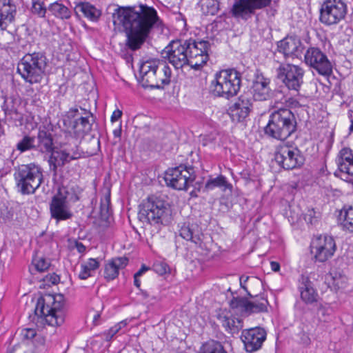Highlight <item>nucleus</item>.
<instances>
[{
  "label": "nucleus",
  "mask_w": 353,
  "mask_h": 353,
  "mask_svg": "<svg viewBox=\"0 0 353 353\" xmlns=\"http://www.w3.org/2000/svg\"><path fill=\"white\" fill-rule=\"evenodd\" d=\"M112 17L115 28L123 29L126 45L132 50L141 47L159 20L156 10L146 5H140L138 10L135 7L118 6Z\"/></svg>",
  "instance_id": "nucleus-1"
},
{
  "label": "nucleus",
  "mask_w": 353,
  "mask_h": 353,
  "mask_svg": "<svg viewBox=\"0 0 353 353\" xmlns=\"http://www.w3.org/2000/svg\"><path fill=\"white\" fill-rule=\"evenodd\" d=\"M142 85L152 89H163L171 81L172 70L163 60L150 59L143 61L139 68Z\"/></svg>",
  "instance_id": "nucleus-2"
},
{
  "label": "nucleus",
  "mask_w": 353,
  "mask_h": 353,
  "mask_svg": "<svg viewBox=\"0 0 353 353\" xmlns=\"http://www.w3.org/2000/svg\"><path fill=\"white\" fill-rule=\"evenodd\" d=\"M296 128V122L294 114L288 108H280L270 114L264 132L266 135L273 139L284 141Z\"/></svg>",
  "instance_id": "nucleus-3"
},
{
  "label": "nucleus",
  "mask_w": 353,
  "mask_h": 353,
  "mask_svg": "<svg viewBox=\"0 0 353 353\" xmlns=\"http://www.w3.org/2000/svg\"><path fill=\"white\" fill-rule=\"evenodd\" d=\"M138 216L140 221L159 228L170 223L171 210L163 199L152 196L140 205Z\"/></svg>",
  "instance_id": "nucleus-4"
},
{
  "label": "nucleus",
  "mask_w": 353,
  "mask_h": 353,
  "mask_svg": "<svg viewBox=\"0 0 353 353\" xmlns=\"http://www.w3.org/2000/svg\"><path fill=\"white\" fill-rule=\"evenodd\" d=\"M63 307L61 295L57 297L52 295L41 297L38 299L34 309L35 316L45 320L49 325L59 326L65 321V315Z\"/></svg>",
  "instance_id": "nucleus-5"
},
{
  "label": "nucleus",
  "mask_w": 353,
  "mask_h": 353,
  "mask_svg": "<svg viewBox=\"0 0 353 353\" xmlns=\"http://www.w3.org/2000/svg\"><path fill=\"white\" fill-rule=\"evenodd\" d=\"M47 66V58L42 52L28 53L17 65V72L30 84L40 83Z\"/></svg>",
  "instance_id": "nucleus-6"
},
{
  "label": "nucleus",
  "mask_w": 353,
  "mask_h": 353,
  "mask_svg": "<svg viewBox=\"0 0 353 353\" xmlns=\"http://www.w3.org/2000/svg\"><path fill=\"white\" fill-rule=\"evenodd\" d=\"M94 121V116L90 111L81 107L71 108L65 113L64 124L70 128L75 138L70 136L68 141L77 140L79 143V140L90 132Z\"/></svg>",
  "instance_id": "nucleus-7"
},
{
  "label": "nucleus",
  "mask_w": 353,
  "mask_h": 353,
  "mask_svg": "<svg viewBox=\"0 0 353 353\" xmlns=\"http://www.w3.org/2000/svg\"><path fill=\"white\" fill-rule=\"evenodd\" d=\"M241 81V74L236 70H223L215 74L210 90L216 97L229 99L237 94Z\"/></svg>",
  "instance_id": "nucleus-8"
},
{
  "label": "nucleus",
  "mask_w": 353,
  "mask_h": 353,
  "mask_svg": "<svg viewBox=\"0 0 353 353\" xmlns=\"http://www.w3.org/2000/svg\"><path fill=\"white\" fill-rule=\"evenodd\" d=\"M14 178L23 194H33L43 181V170L35 163L21 165L16 169Z\"/></svg>",
  "instance_id": "nucleus-9"
},
{
  "label": "nucleus",
  "mask_w": 353,
  "mask_h": 353,
  "mask_svg": "<svg viewBox=\"0 0 353 353\" xmlns=\"http://www.w3.org/2000/svg\"><path fill=\"white\" fill-rule=\"evenodd\" d=\"M81 156L82 152L79 149L77 140L61 143L59 149L51 152L48 159L50 170L53 172L54 175H57L59 168L63 167L71 161L81 158Z\"/></svg>",
  "instance_id": "nucleus-10"
},
{
  "label": "nucleus",
  "mask_w": 353,
  "mask_h": 353,
  "mask_svg": "<svg viewBox=\"0 0 353 353\" xmlns=\"http://www.w3.org/2000/svg\"><path fill=\"white\" fill-rule=\"evenodd\" d=\"M347 6L344 0H324L319 9V21L325 26H333L345 19Z\"/></svg>",
  "instance_id": "nucleus-11"
},
{
  "label": "nucleus",
  "mask_w": 353,
  "mask_h": 353,
  "mask_svg": "<svg viewBox=\"0 0 353 353\" xmlns=\"http://www.w3.org/2000/svg\"><path fill=\"white\" fill-rule=\"evenodd\" d=\"M194 179L193 168L182 165L169 168L164 176L166 185L177 190H186Z\"/></svg>",
  "instance_id": "nucleus-12"
},
{
  "label": "nucleus",
  "mask_w": 353,
  "mask_h": 353,
  "mask_svg": "<svg viewBox=\"0 0 353 353\" xmlns=\"http://www.w3.org/2000/svg\"><path fill=\"white\" fill-rule=\"evenodd\" d=\"M274 159L276 162L285 170L299 168L304 163V157L297 147L285 143L277 146Z\"/></svg>",
  "instance_id": "nucleus-13"
},
{
  "label": "nucleus",
  "mask_w": 353,
  "mask_h": 353,
  "mask_svg": "<svg viewBox=\"0 0 353 353\" xmlns=\"http://www.w3.org/2000/svg\"><path fill=\"white\" fill-rule=\"evenodd\" d=\"M277 77L290 90L299 92L303 83L304 70L299 65L281 63L277 68Z\"/></svg>",
  "instance_id": "nucleus-14"
},
{
  "label": "nucleus",
  "mask_w": 353,
  "mask_h": 353,
  "mask_svg": "<svg viewBox=\"0 0 353 353\" xmlns=\"http://www.w3.org/2000/svg\"><path fill=\"white\" fill-rule=\"evenodd\" d=\"M188 41L173 40L164 48L162 57L176 69L182 68L188 65Z\"/></svg>",
  "instance_id": "nucleus-15"
},
{
  "label": "nucleus",
  "mask_w": 353,
  "mask_h": 353,
  "mask_svg": "<svg viewBox=\"0 0 353 353\" xmlns=\"http://www.w3.org/2000/svg\"><path fill=\"white\" fill-rule=\"evenodd\" d=\"M187 41L188 65L194 70H200L209 59L208 52L211 44L208 41L205 40L196 41L190 39Z\"/></svg>",
  "instance_id": "nucleus-16"
},
{
  "label": "nucleus",
  "mask_w": 353,
  "mask_h": 353,
  "mask_svg": "<svg viewBox=\"0 0 353 353\" xmlns=\"http://www.w3.org/2000/svg\"><path fill=\"white\" fill-rule=\"evenodd\" d=\"M310 248L316 261L325 262L334 255L336 246L332 236L320 235L312 241Z\"/></svg>",
  "instance_id": "nucleus-17"
},
{
  "label": "nucleus",
  "mask_w": 353,
  "mask_h": 353,
  "mask_svg": "<svg viewBox=\"0 0 353 353\" xmlns=\"http://www.w3.org/2000/svg\"><path fill=\"white\" fill-rule=\"evenodd\" d=\"M305 62L319 74L328 76L332 72V64L327 55L319 48H309L305 54Z\"/></svg>",
  "instance_id": "nucleus-18"
},
{
  "label": "nucleus",
  "mask_w": 353,
  "mask_h": 353,
  "mask_svg": "<svg viewBox=\"0 0 353 353\" xmlns=\"http://www.w3.org/2000/svg\"><path fill=\"white\" fill-rule=\"evenodd\" d=\"M266 336L265 329L260 327L243 330L241 340L245 350L252 353L259 350L265 341Z\"/></svg>",
  "instance_id": "nucleus-19"
},
{
  "label": "nucleus",
  "mask_w": 353,
  "mask_h": 353,
  "mask_svg": "<svg viewBox=\"0 0 353 353\" xmlns=\"http://www.w3.org/2000/svg\"><path fill=\"white\" fill-rule=\"evenodd\" d=\"M336 163L341 178L353 185V151L347 148L341 150Z\"/></svg>",
  "instance_id": "nucleus-20"
},
{
  "label": "nucleus",
  "mask_w": 353,
  "mask_h": 353,
  "mask_svg": "<svg viewBox=\"0 0 353 353\" xmlns=\"http://www.w3.org/2000/svg\"><path fill=\"white\" fill-rule=\"evenodd\" d=\"M278 50L283 54L285 57L298 58L303 50V44L296 37H287L279 41Z\"/></svg>",
  "instance_id": "nucleus-21"
},
{
  "label": "nucleus",
  "mask_w": 353,
  "mask_h": 353,
  "mask_svg": "<svg viewBox=\"0 0 353 353\" xmlns=\"http://www.w3.org/2000/svg\"><path fill=\"white\" fill-rule=\"evenodd\" d=\"M251 107L252 99L247 95H241L230 108L229 114L233 121L241 122L249 115Z\"/></svg>",
  "instance_id": "nucleus-22"
},
{
  "label": "nucleus",
  "mask_w": 353,
  "mask_h": 353,
  "mask_svg": "<svg viewBox=\"0 0 353 353\" xmlns=\"http://www.w3.org/2000/svg\"><path fill=\"white\" fill-rule=\"evenodd\" d=\"M51 216L57 221L69 219L72 214L67 205L66 198L61 195L53 196L50 205Z\"/></svg>",
  "instance_id": "nucleus-23"
},
{
  "label": "nucleus",
  "mask_w": 353,
  "mask_h": 353,
  "mask_svg": "<svg viewBox=\"0 0 353 353\" xmlns=\"http://www.w3.org/2000/svg\"><path fill=\"white\" fill-rule=\"evenodd\" d=\"M270 79L265 77L262 73H257L253 81V97L257 101H267L272 97V90L270 88Z\"/></svg>",
  "instance_id": "nucleus-24"
},
{
  "label": "nucleus",
  "mask_w": 353,
  "mask_h": 353,
  "mask_svg": "<svg viewBox=\"0 0 353 353\" xmlns=\"http://www.w3.org/2000/svg\"><path fill=\"white\" fill-rule=\"evenodd\" d=\"M17 7L12 0H0V30H6L14 21Z\"/></svg>",
  "instance_id": "nucleus-25"
},
{
  "label": "nucleus",
  "mask_w": 353,
  "mask_h": 353,
  "mask_svg": "<svg viewBox=\"0 0 353 353\" xmlns=\"http://www.w3.org/2000/svg\"><path fill=\"white\" fill-rule=\"evenodd\" d=\"M299 290L301 300L306 304H312L317 301L319 294L313 288L312 283L307 276L301 275L299 280Z\"/></svg>",
  "instance_id": "nucleus-26"
},
{
  "label": "nucleus",
  "mask_w": 353,
  "mask_h": 353,
  "mask_svg": "<svg viewBox=\"0 0 353 353\" xmlns=\"http://www.w3.org/2000/svg\"><path fill=\"white\" fill-rule=\"evenodd\" d=\"M217 319L225 330L230 334H237L243 327V321L234 316L230 312L221 311L217 314Z\"/></svg>",
  "instance_id": "nucleus-27"
},
{
  "label": "nucleus",
  "mask_w": 353,
  "mask_h": 353,
  "mask_svg": "<svg viewBox=\"0 0 353 353\" xmlns=\"http://www.w3.org/2000/svg\"><path fill=\"white\" fill-rule=\"evenodd\" d=\"M128 259L126 257H116L108 261L104 268V278L107 281H112L119 275L120 270L126 267Z\"/></svg>",
  "instance_id": "nucleus-28"
},
{
  "label": "nucleus",
  "mask_w": 353,
  "mask_h": 353,
  "mask_svg": "<svg viewBox=\"0 0 353 353\" xmlns=\"http://www.w3.org/2000/svg\"><path fill=\"white\" fill-rule=\"evenodd\" d=\"M37 143L35 149L44 153L51 152L54 149V141L52 133L45 128H40L37 137Z\"/></svg>",
  "instance_id": "nucleus-29"
},
{
  "label": "nucleus",
  "mask_w": 353,
  "mask_h": 353,
  "mask_svg": "<svg viewBox=\"0 0 353 353\" xmlns=\"http://www.w3.org/2000/svg\"><path fill=\"white\" fill-rule=\"evenodd\" d=\"M201 232L196 225L184 223L179 230V236L186 241H190L195 244L200 243Z\"/></svg>",
  "instance_id": "nucleus-30"
},
{
  "label": "nucleus",
  "mask_w": 353,
  "mask_h": 353,
  "mask_svg": "<svg viewBox=\"0 0 353 353\" xmlns=\"http://www.w3.org/2000/svg\"><path fill=\"white\" fill-rule=\"evenodd\" d=\"M215 188H221L223 191L227 190L232 191V185L227 181L225 176L219 175L216 178H210L208 179L204 187L202 188V190L203 192H208Z\"/></svg>",
  "instance_id": "nucleus-31"
},
{
  "label": "nucleus",
  "mask_w": 353,
  "mask_h": 353,
  "mask_svg": "<svg viewBox=\"0 0 353 353\" xmlns=\"http://www.w3.org/2000/svg\"><path fill=\"white\" fill-rule=\"evenodd\" d=\"M76 12H81L84 17L92 21H96L100 17L101 12L89 3H79L75 8Z\"/></svg>",
  "instance_id": "nucleus-32"
},
{
  "label": "nucleus",
  "mask_w": 353,
  "mask_h": 353,
  "mask_svg": "<svg viewBox=\"0 0 353 353\" xmlns=\"http://www.w3.org/2000/svg\"><path fill=\"white\" fill-rule=\"evenodd\" d=\"M99 267V261L97 259L90 258L88 261L81 265L79 278L81 280L87 279L93 275L94 272Z\"/></svg>",
  "instance_id": "nucleus-33"
},
{
  "label": "nucleus",
  "mask_w": 353,
  "mask_h": 353,
  "mask_svg": "<svg viewBox=\"0 0 353 353\" xmlns=\"http://www.w3.org/2000/svg\"><path fill=\"white\" fill-rule=\"evenodd\" d=\"M341 225L343 230L353 232V207L350 206L340 213Z\"/></svg>",
  "instance_id": "nucleus-34"
},
{
  "label": "nucleus",
  "mask_w": 353,
  "mask_h": 353,
  "mask_svg": "<svg viewBox=\"0 0 353 353\" xmlns=\"http://www.w3.org/2000/svg\"><path fill=\"white\" fill-rule=\"evenodd\" d=\"M267 304L268 301L263 296H256L253 301L248 300V314L266 311Z\"/></svg>",
  "instance_id": "nucleus-35"
},
{
  "label": "nucleus",
  "mask_w": 353,
  "mask_h": 353,
  "mask_svg": "<svg viewBox=\"0 0 353 353\" xmlns=\"http://www.w3.org/2000/svg\"><path fill=\"white\" fill-rule=\"evenodd\" d=\"M48 10L56 17L62 19H68L71 16V12L70 10L64 5L58 2L51 3L48 8Z\"/></svg>",
  "instance_id": "nucleus-36"
},
{
  "label": "nucleus",
  "mask_w": 353,
  "mask_h": 353,
  "mask_svg": "<svg viewBox=\"0 0 353 353\" xmlns=\"http://www.w3.org/2000/svg\"><path fill=\"white\" fill-rule=\"evenodd\" d=\"M199 353H227V352L220 342L210 340L202 345Z\"/></svg>",
  "instance_id": "nucleus-37"
},
{
  "label": "nucleus",
  "mask_w": 353,
  "mask_h": 353,
  "mask_svg": "<svg viewBox=\"0 0 353 353\" xmlns=\"http://www.w3.org/2000/svg\"><path fill=\"white\" fill-rule=\"evenodd\" d=\"M248 300L243 297H234L230 301V306L232 309L241 314H248Z\"/></svg>",
  "instance_id": "nucleus-38"
},
{
  "label": "nucleus",
  "mask_w": 353,
  "mask_h": 353,
  "mask_svg": "<svg viewBox=\"0 0 353 353\" xmlns=\"http://www.w3.org/2000/svg\"><path fill=\"white\" fill-rule=\"evenodd\" d=\"M16 148L21 152L30 150L35 148V138L29 136H25L21 141H19Z\"/></svg>",
  "instance_id": "nucleus-39"
},
{
  "label": "nucleus",
  "mask_w": 353,
  "mask_h": 353,
  "mask_svg": "<svg viewBox=\"0 0 353 353\" xmlns=\"http://www.w3.org/2000/svg\"><path fill=\"white\" fill-rule=\"evenodd\" d=\"M2 110L6 115H18L16 101L13 98H6L2 105Z\"/></svg>",
  "instance_id": "nucleus-40"
},
{
  "label": "nucleus",
  "mask_w": 353,
  "mask_h": 353,
  "mask_svg": "<svg viewBox=\"0 0 353 353\" xmlns=\"http://www.w3.org/2000/svg\"><path fill=\"white\" fill-rule=\"evenodd\" d=\"M316 316L319 322H329L332 319L331 310L320 303L318 305Z\"/></svg>",
  "instance_id": "nucleus-41"
},
{
  "label": "nucleus",
  "mask_w": 353,
  "mask_h": 353,
  "mask_svg": "<svg viewBox=\"0 0 353 353\" xmlns=\"http://www.w3.org/2000/svg\"><path fill=\"white\" fill-rule=\"evenodd\" d=\"M203 8H205V12L210 15L216 14L219 10V2L218 0H204Z\"/></svg>",
  "instance_id": "nucleus-42"
},
{
  "label": "nucleus",
  "mask_w": 353,
  "mask_h": 353,
  "mask_svg": "<svg viewBox=\"0 0 353 353\" xmlns=\"http://www.w3.org/2000/svg\"><path fill=\"white\" fill-rule=\"evenodd\" d=\"M31 12L39 17H45L47 9L44 6V2H33Z\"/></svg>",
  "instance_id": "nucleus-43"
},
{
  "label": "nucleus",
  "mask_w": 353,
  "mask_h": 353,
  "mask_svg": "<svg viewBox=\"0 0 353 353\" xmlns=\"http://www.w3.org/2000/svg\"><path fill=\"white\" fill-rule=\"evenodd\" d=\"M154 271L159 275H163L169 272V266L163 261H157L153 265Z\"/></svg>",
  "instance_id": "nucleus-44"
},
{
  "label": "nucleus",
  "mask_w": 353,
  "mask_h": 353,
  "mask_svg": "<svg viewBox=\"0 0 353 353\" xmlns=\"http://www.w3.org/2000/svg\"><path fill=\"white\" fill-rule=\"evenodd\" d=\"M33 263L36 270L39 272H44L47 270L50 266V263L43 258L34 259Z\"/></svg>",
  "instance_id": "nucleus-45"
},
{
  "label": "nucleus",
  "mask_w": 353,
  "mask_h": 353,
  "mask_svg": "<svg viewBox=\"0 0 353 353\" xmlns=\"http://www.w3.org/2000/svg\"><path fill=\"white\" fill-rule=\"evenodd\" d=\"M125 325L126 323L125 321H121L116 324L108 331L106 338L108 339H111L123 327H125Z\"/></svg>",
  "instance_id": "nucleus-46"
},
{
  "label": "nucleus",
  "mask_w": 353,
  "mask_h": 353,
  "mask_svg": "<svg viewBox=\"0 0 353 353\" xmlns=\"http://www.w3.org/2000/svg\"><path fill=\"white\" fill-rule=\"evenodd\" d=\"M304 219L307 223L311 225L314 224L317 221L315 211L313 209H309L304 214Z\"/></svg>",
  "instance_id": "nucleus-47"
},
{
  "label": "nucleus",
  "mask_w": 353,
  "mask_h": 353,
  "mask_svg": "<svg viewBox=\"0 0 353 353\" xmlns=\"http://www.w3.org/2000/svg\"><path fill=\"white\" fill-rule=\"evenodd\" d=\"M248 281H250L253 283H257L259 284L261 283V281L256 277H250L248 276H244V275L241 276L240 277V285H241V287L243 289H244L246 292H248V290H247L245 284Z\"/></svg>",
  "instance_id": "nucleus-48"
},
{
  "label": "nucleus",
  "mask_w": 353,
  "mask_h": 353,
  "mask_svg": "<svg viewBox=\"0 0 353 353\" xmlns=\"http://www.w3.org/2000/svg\"><path fill=\"white\" fill-rule=\"evenodd\" d=\"M21 336L26 339H34L37 336V334L33 328H25L21 330Z\"/></svg>",
  "instance_id": "nucleus-49"
},
{
  "label": "nucleus",
  "mask_w": 353,
  "mask_h": 353,
  "mask_svg": "<svg viewBox=\"0 0 353 353\" xmlns=\"http://www.w3.org/2000/svg\"><path fill=\"white\" fill-rule=\"evenodd\" d=\"M32 343L35 346V347L41 349V350H43L45 349L46 339L43 336L37 334L36 338L33 339Z\"/></svg>",
  "instance_id": "nucleus-50"
},
{
  "label": "nucleus",
  "mask_w": 353,
  "mask_h": 353,
  "mask_svg": "<svg viewBox=\"0 0 353 353\" xmlns=\"http://www.w3.org/2000/svg\"><path fill=\"white\" fill-rule=\"evenodd\" d=\"M287 103L290 108H297L300 106L299 102L294 98H289Z\"/></svg>",
  "instance_id": "nucleus-51"
},
{
  "label": "nucleus",
  "mask_w": 353,
  "mask_h": 353,
  "mask_svg": "<svg viewBox=\"0 0 353 353\" xmlns=\"http://www.w3.org/2000/svg\"><path fill=\"white\" fill-rule=\"evenodd\" d=\"M121 115H122V112L121 110H114L111 117V121L112 122H114V121L119 120V119H120L121 117Z\"/></svg>",
  "instance_id": "nucleus-52"
},
{
  "label": "nucleus",
  "mask_w": 353,
  "mask_h": 353,
  "mask_svg": "<svg viewBox=\"0 0 353 353\" xmlns=\"http://www.w3.org/2000/svg\"><path fill=\"white\" fill-rule=\"evenodd\" d=\"M148 270H149L148 267H147L145 265H142L141 268L139 270V271L137 272H136L134 274L137 275V276H141Z\"/></svg>",
  "instance_id": "nucleus-53"
},
{
  "label": "nucleus",
  "mask_w": 353,
  "mask_h": 353,
  "mask_svg": "<svg viewBox=\"0 0 353 353\" xmlns=\"http://www.w3.org/2000/svg\"><path fill=\"white\" fill-rule=\"evenodd\" d=\"M76 248L79 253H83L85 250V246L82 243H77Z\"/></svg>",
  "instance_id": "nucleus-54"
},
{
  "label": "nucleus",
  "mask_w": 353,
  "mask_h": 353,
  "mask_svg": "<svg viewBox=\"0 0 353 353\" xmlns=\"http://www.w3.org/2000/svg\"><path fill=\"white\" fill-rule=\"evenodd\" d=\"M270 265H271L272 270L274 272H277L280 269V265L277 262L272 261V262H271Z\"/></svg>",
  "instance_id": "nucleus-55"
},
{
  "label": "nucleus",
  "mask_w": 353,
  "mask_h": 353,
  "mask_svg": "<svg viewBox=\"0 0 353 353\" xmlns=\"http://www.w3.org/2000/svg\"><path fill=\"white\" fill-rule=\"evenodd\" d=\"M105 202L106 203L105 204H101V212L104 211V210H106L108 211V205H109V203H110V198L109 196H107L105 198Z\"/></svg>",
  "instance_id": "nucleus-56"
},
{
  "label": "nucleus",
  "mask_w": 353,
  "mask_h": 353,
  "mask_svg": "<svg viewBox=\"0 0 353 353\" xmlns=\"http://www.w3.org/2000/svg\"><path fill=\"white\" fill-rule=\"evenodd\" d=\"M113 134L115 137H120L121 135V125H119V128L114 130Z\"/></svg>",
  "instance_id": "nucleus-57"
},
{
  "label": "nucleus",
  "mask_w": 353,
  "mask_h": 353,
  "mask_svg": "<svg viewBox=\"0 0 353 353\" xmlns=\"http://www.w3.org/2000/svg\"><path fill=\"white\" fill-rule=\"evenodd\" d=\"M140 276H137V275H134V284L137 288H140L141 286V281L139 280Z\"/></svg>",
  "instance_id": "nucleus-58"
},
{
  "label": "nucleus",
  "mask_w": 353,
  "mask_h": 353,
  "mask_svg": "<svg viewBox=\"0 0 353 353\" xmlns=\"http://www.w3.org/2000/svg\"><path fill=\"white\" fill-rule=\"evenodd\" d=\"M100 318V314L99 313H97L94 315L93 316V322L95 323V324H97V321L99 320V319Z\"/></svg>",
  "instance_id": "nucleus-59"
},
{
  "label": "nucleus",
  "mask_w": 353,
  "mask_h": 353,
  "mask_svg": "<svg viewBox=\"0 0 353 353\" xmlns=\"http://www.w3.org/2000/svg\"><path fill=\"white\" fill-rule=\"evenodd\" d=\"M350 122H351V125L350 126V130L353 132V118L351 119Z\"/></svg>",
  "instance_id": "nucleus-60"
},
{
  "label": "nucleus",
  "mask_w": 353,
  "mask_h": 353,
  "mask_svg": "<svg viewBox=\"0 0 353 353\" xmlns=\"http://www.w3.org/2000/svg\"><path fill=\"white\" fill-rule=\"evenodd\" d=\"M25 353H36L34 351H33L32 350H29L26 352H25Z\"/></svg>",
  "instance_id": "nucleus-61"
},
{
  "label": "nucleus",
  "mask_w": 353,
  "mask_h": 353,
  "mask_svg": "<svg viewBox=\"0 0 353 353\" xmlns=\"http://www.w3.org/2000/svg\"><path fill=\"white\" fill-rule=\"evenodd\" d=\"M45 0H32V3L33 2H44Z\"/></svg>",
  "instance_id": "nucleus-62"
},
{
  "label": "nucleus",
  "mask_w": 353,
  "mask_h": 353,
  "mask_svg": "<svg viewBox=\"0 0 353 353\" xmlns=\"http://www.w3.org/2000/svg\"><path fill=\"white\" fill-rule=\"evenodd\" d=\"M248 294L250 296H252L250 292H248Z\"/></svg>",
  "instance_id": "nucleus-63"
},
{
  "label": "nucleus",
  "mask_w": 353,
  "mask_h": 353,
  "mask_svg": "<svg viewBox=\"0 0 353 353\" xmlns=\"http://www.w3.org/2000/svg\"><path fill=\"white\" fill-rule=\"evenodd\" d=\"M191 195H192V196H193V195H194V191H192V192H191Z\"/></svg>",
  "instance_id": "nucleus-64"
}]
</instances>
